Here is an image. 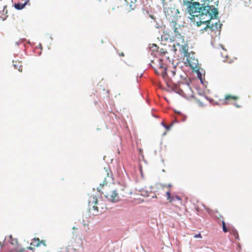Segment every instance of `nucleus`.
<instances>
[{
  "instance_id": "f257e3e1",
  "label": "nucleus",
  "mask_w": 252,
  "mask_h": 252,
  "mask_svg": "<svg viewBox=\"0 0 252 252\" xmlns=\"http://www.w3.org/2000/svg\"><path fill=\"white\" fill-rule=\"evenodd\" d=\"M188 2V12L192 17V20L196 22L197 26H200L202 23L216 18L218 15V9L214 5H218V0Z\"/></svg>"
},
{
  "instance_id": "f03ea898",
  "label": "nucleus",
  "mask_w": 252,
  "mask_h": 252,
  "mask_svg": "<svg viewBox=\"0 0 252 252\" xmlns=\"http://www.w3.org/2000/svg\"><path fill=\"white\" fill-rule=\"evenodd\" d=\"M166 77L169 78L170 82L167 83L168 86L170 83H172L176 88H178L180 93L185 97H190L192 96V92L189 83H185L178 80V76H176V68H173V70L168 71V74H167Z\"/></svg>"
},
{
  "instance_id": "7ed1b4c3",
  "label": "nucleus",
  "mask_w": 252,
  "mask_h": 252,
  "mask_svg": "<svg viewBox=\"0 0 252 252\" xmlns=\"http://www.w3.org/2000/svg\"><path fill=\"white\" fill-rule=\"evenodd\" d=\"M89 210L94 211V214L96 215L102 213L107 209L106 204L103 200H97V197L94 195H91L88 200Z\"/></svg>"
},
{
  "instance_id": "20e7f679",
  "label": "nucleus",
  "mask_w": 252,
  "mask_h": 252,
  "mask_svg": "<svg viewBox=\"0 0 252 252\" xmlns=\"http://www.w3.org/2000/svg\"><path fill=\"white\" fill-rule=\"evenodd\" d=\"M211 20L207 22H203L201 23V25L206 24V26L200 30V32L201 33L207 32L208 33H210L212 37L217 36L218 35L220 34L222 24L219 21L217 22L210 24Z\"/></svg>"
},
{
  "instance_id": "39448f33",
  "label": "nucleus",
  "mask_w": 252,
  "mask_h": 252,
  "mask_svg": "<svg viewBox=\"0 0 252 252\" xmlns=\"http://www.w3.org/2000/svg\"><path fill=\"white\" fill-rule=\"evenodd\" d=\"M177 25L176 22H171L169 25L168 30L172 34L173 41H176L178 45H183L185 42L184 38L181 34V28H177Z\"/></svg>"
},
{
  "instance_id": "423d86ee",
  "label": "nucleus",
  "mask_w": 252,
  "mask_h": 252,
  "mask_svg": "<svg viewBox=\"0 0 252 252\" xmlns=\"http://www.w3.org/2000/svg\"><path fill=\"white\" fill-rule=\"evenodd\" d=\"M103 182V190L101 193L109 201L112 202H117L120 200V197L117 191L110 189L109 187L106 186L107 181L106 178H105Z\"/></svg>"
},
{
  "instance_id": "0eeeda50",
  "label": "nucleus",
  "mask_w": 252,
  "mask_h": 252,
  "mask_svg": "<svg viewBox=\"0 0 252 252\" xmlns=\"http://www.w3.org/2000/svg\"><path fill=\"white\" fill-rule=\"evenodd\" d=\"M239 99V97L237 95H233L231 94H226L224 99L222 100L221 103L223 105H228L233 104L237 108L241 107V105L238 104L236 101Z\"/></svg>"
},
{
  "instance_id": "6e6552de",
  "label": "nucleus",
  "mask_w": 252,
  "mask_h": 252,
  "mask_svg": "<svg viewBox=\"0 0 252 252\" xmlns=\"http://www.w3.org/2000/svg\"><path fill=\"white\" fill-rule=\"evenodd\" d=\"M166 194L167 199L176 207H179V205L182 204V199L179 196L176 195H171L169 191H167Z\"/></svg>"
},
{
  "instance_id": "1a4fd4ad",
  "label": "nucleus",
  "mask_w": 252,
  "mask_h": 252,
  "mask_svg": "<svg viewBox=\"0 0 252 252\" xmlns=\"http://www.w3.org/2000/svg\"><path fill=\"white\" fill-rule=\"evenodd\" d=\"M174 11L171 9H167L165 11V14L166 18L169 21V24L171 22H176V16L175 10L173 9Z\"/></svg>"
},
{
  "instance_id": "9d476101",
  "label": "nucleus",
  "mask_w": 252,
  "mask_h": 252,
  "mask_svg": "<svg viewBox=\"0 0 252 252\" xmlns=\"http://www.w3.org/2000/svg\"><path fill=\"white\" fill-rule=\"evenodd\" d=\"M159 70L156 71V73L161 74L162 77L165 79L167 76L166 66L163 63V60L159 59L158 63Z\"/></svg>"
},
{
  "instance_id": "9b49d317",
  "label": "nucleus",
  "mask_w": 252,
  "mask_h": 252,
  "mask_svg": "<svg viewBox=\"0 0 252 252\" xmlns=\"http://www.w3.org/2000/svg\"><path fill=\"white\" fill-rule=\"evenodd\" d=\"M189 65L194 70H198L199 65L198 63V60L196 59H188Z\"/></svg>"
},
{
  "instance_id": "f8f14e48",
  "label": "nucleus",
  "mask_w": 252,
  "mask_h": 252,
  "mask_svg": "<svg viewBox=\"0 0 252 252\" xmlns=\"http://www.w3.org/2000/svg\"><path fill=\"white\" fill-rule=\"evenodd\" d=\"M29 1V0H26L24 3L18 2L14 4V7L17 10H21L23 9L27 3Z\"/></svg>"
},
{
  "instance_id": "ddd939ff",
  "label": "nucleus",
  "mask_w": 252,
  "mask_h": 252,
  "mask_svg": "<svg viewBox=\"0 0 252 252\" xmlns=\"http://www.w3.org/2000/svg\"><path fill=\"white\" fill-rule=\"evenodd\" d=\"M40 244V241L39 238H34L32 240V242L31 243V245H33L34 247H38L39 246Z\"/></svg>"
},
{
  "instance_id": "4468645a",
  "label": "nucleus",
  "mask_w": 252,
  "mask_h": 252,
  "mask_svg": "<svg viewBox=\"0 0 252 252\" xmlns=\"http://www.w3.org/2000/svg\"><path fill=\"white\" fill-rule=\"evenodd\" d=\"M14 66L15 69H17L20 72L22 71V65L20 62H15Z\"/></svg>"
},
{
  "instance_id": "2eb2a0df",
  "label": "nucleus",
  "mask_w": 252,
  "mask_h": 252,
  "mask_svg": "<svg viewBox=\"0 0 252 252\" xmlns=\"http://www.w3.org/2000/svg\"><path fill=\"white\" fill-rule=\"evenodd\" d=\"M136 0H135V2H133L132 1H131V4L129 5V9L130 10L135 9L137 7V4H136Z\"/></svg>"
},
{
  "instance_id": "dca6fc26",
  "label": "nucleus",
  "mask_w": 252,
  "mask_h": 252,
  "mask_svg": "<svg viewBox=\"0 0 252 252\" xmlns=\"http://www.w3.org/2000/svg\"><path fill=\"white\" fill-rule=\"evenodd\" d=\"M222 230H223V232L226 233V232H228V231H229V229L226 227L225 222H224V221L223 220H222Z\"/></svg>"
},
{
  "instance_id": "f3484780",
  "label": "nucleus",
  "mask_w": 252,
  "mask_h": 252,
  "mask_svg": "<svg viewBox=\"0 0 252 252\" xmlns=\"http://www.w3.org/2000/svg\"><path fill=\"white\" fill-rule=\"evenodd\" d=\"M157 52L158 53L159 55H164L165 53H167V51H165L163 49H160L159 51H157Z\"/></svg>"
},
{
  "instance_id": "a211bd4d",
  "label": "nucleus",
  "mask_w": 252,
  "mask_h": 252,
  "mask_svg": "<svg viewBox=\"0 0 252 252\" xmlns=\"http://www.w3.org/2000/svg\"><path fill=\"white\" fill-rule=\"evenodd\" d=\"M105 172L106 173L107 175V178L108 179H112V173H110V174L108 173V169L105 170Z\"/></svg>"
},
{
  "instance_id": "6ab92c4d",
  "label": "nucleus",
  "mask_w": 252,
  "mask_h": 252,
  "mask_svg": "<svg viewBox=\"0 0 252 252\" xmlns=\"http://www.w3.org/2000/svg\"><path fill=\"white\" fill-rule=\"evenodd\" d=\"M194 238H202V236L201 235V234L199 233L197 234H196L194 236Z\"/></svg>"
},
{
  "instance_id": "aec40b11",
  "label": "nucleus",
  "mask_w": 252,
  "mask_h": 252,
  "mask_svg": "<svg viewBox=\"0 0 252 252\" xmlns=\"http://www.w3.org/2000/svg\"><path fill=\"white\" fill-rule=\"evenodd\" d=\"M165 127V128L167 130H169L170 128V126H166V125H163Z\"/></svg>"
},
{
  "instance_id": "412c9836",
  "label": "nucleus",
  "mask_w": 252,
  "mask_h": 252,
  "mask_svg": "<svg viewBox=\"0 0 252 252\" xmlns=\"http://www.w3.org/2000/svg\"><path fill=\"white\" fill-rule=\"evenodd\" d=\"M198 102L199 103V106H202L203 105V104L202 102H200L199 100L198 101Z\"/></svg>"
},
{
  "instance_id": "4be33fe9",
  "label": "nucleus",
  "mask_w": 252,
  "mask_h": 252,
  "mask_svg": "<svg viewBox=\"0 0 252 252\" xmlns=\"http://www.w3.org/2000/svg\"><path fill=\"white\" fill-rule=\"evenodd\" d=\"M119 56L121 57H124L125 55L123 52H121L120 54H119Z\"/></svg>"
},
{
  "instance_id": "5701e85b",
  "label": "nucleus",
  "mask_w": 252,
  "mask_h": 252,
  "mask_svg": "<svg viewBox=\"0 0 252 252\" xmlns=\"http://www.w3.org/2000/svg\"><path fill=\"white\" fill-rule=\"evenodd\" d=\"M24 249H21V250H20L19 251H17V252H24Z\"/></svg>"
},
{
  "instance_id": "b1692460",
  "label": "nucleus",
  "mask_w": 252,
  "mask_h": 252,
  "mask_svg": "<svg viewBox=\"0 0 252 252\" xmlns=\"http://www.w3.org/2000/svg\"><path fill=\"white\" fill-rule=\"evenodd\" d=\"M153 47H155V49H158V48L157 47V46L156 45H155V44L153 45Z\"/></svg>"
},
{
  "instance_id": "393cba45",
  "label": "nucleus",
  "mask_w": 252,
  "mask_h": 252,
  "mask_svg": "<svg viewBox=\"0 0 252 252\" xmlns=\"http://www.w3.org/2000/svg\"><path fill=\"white\" fill-rule=\"evenodd\" d=\"M27 249H29V250H33V248L32 247H28L27 248Z\"/></svg>"
},
{
  "instance_id": "a878e982",
  "label": "nucleus",
  "mask_w": 252,
  "mask_h": 252,
  "mask_svg": "<svg viewBox=\"0 0 252 252\" xmlns=\"http://www.w3.org/2000/svg\"><path fill=\"white\" fill-rule=\"evenodd\" d=\"M40 243H42L44 246H46V245H45V242H44V241H40Z\"/></svg>"
},
{
  "instance_id": "bb28decb",
  "label": "nucleus",
  "mask_w": 252,
  "mask_h": 252,
  "mask_svg": "<svg viewBox=\"0 0 252 252\" xmlns=\"http://www.w3.org/2000/svg\"><path fill=\"white\" fill-rule=\"evenodd\" d=\"M2 247V246L1 245V243L0 242V247L1 248Z\"/></svg>"
},
{
  "instance_id": "cd10ccee",
  "label": "nucleus",
  "mask_w": 252,
  "mask_h": 252,
  "mask_svg": "<svg viewBox=\"0 0 252 252\" xmlns=\"http://www.w3.org/2000/svg\"><path fill=\"white\" fill-rule=\"evenodd\" d=\"M151 17L152 18H153V19L154 18V16H151Z\"/></svg>"
},
{
  "instance_id": "c85d7f7f",
  "label": "nucleus",
  "mask_w": 252,
  "mask_h": 252,
  "mask_svg": "<svg viewBox=\"0 0 252 252\" xmlns=\"http://www.w3.org/2000/svg\"><path fill=\"white\" fill-rule=\"evenodd\" d=\"M197 1H201L200 0H197Z\"/></svg>"
}]
</instances>
